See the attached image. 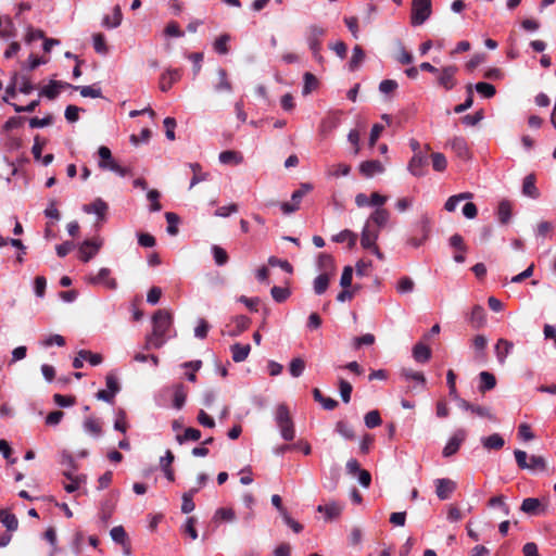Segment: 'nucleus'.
Instances as JSON below:
<instances>
[{
  "instance_id": "f257e3e1",
  "label": "nucleus",
  "mask_w": 556,
  "mask_h": 556,
  "mask_svg": "<svg viewBox=\"0 0 556 556\" xmlns=\"http://www.w3.org/2000/svg\"><path fill=\"white\" fill-rule=\"evenodd\" d=\"M151 333L163 344L176 337V331L173 329V316L167 309H159L153 314Z\"/></svg>"
},
{
  "instance_id": "f03ea898",
  "label": "nucleus",
  "mask_w": 556,
  "mask_h": 556,
  "mask_svg": "<svg viewBox=\"0 0 556 556\" xmlns=\"http://www.w3.org/2000/svg\"><path fill=\"white\" fill-rule=\"evenodd\" d=\"M275 421L280 435L286 441H292L295 437V429L289 408L286 404H279L275 412Z\"/></svg>"
},
{
  "instance_id": "7ed1b4c3",
  "label": "nucleus",
  "mask_w": 556,
  "mask_h": 556,
  "mask_svg": "<svg viewBox=\"0 0 556 556\" xmlns=\"http://www.w3.org/2000/svg\"><path fill=\"white\" fill-rule=\"evenodd\" d=\"M515 459L520 469L530 471H544L546 462L543 456L531 455L528 462V454L521 450L514 451Z\"/></svg>"
},
{
  "instance_id": "20e7f679",
  "label": "nucleus",
  "mask_w": 556,
  "mask_h": 556,
  "mask_svg": "<svg viewBox=\"0 0 556 556\" xmlns=\"http://www.w3.org/2000/svg\"><path fill=\"white\" fill-rule=\"evenodd\" d=\"M431 0H412V26L416 27L422 25L431 16Z\"/></svg>"
},
{
  "instance_id": "39448f33",
  "label": "nucleus",
  "mask_w": 556,
  "mask_h": 556,
  "mask_svg": "<svg viewBox=\"0 0 556 556\" xmlns=\"http://www.w3.org/2000/svg\"><path fill=\"white\" fill-rule=\"evenodd\" d=\"M419 142L413 141L412 149L414 151V155L410 159L407 169L413 176L421 177L426 174V167L428 165V155L421 151H417L419 149Z\"/></svg>"
},
{
  "instance_id": "423d86ee",
  "label": "nucleus",
  "mask_w": 556,
  "mask_h": 556,
  "mask_svg": "<svg viewBox=\"0 0 556 556\" xmlns=\"http://www.w3.org/2000/svg\"><path fill=\"white\" fill-rule=\"evenodd\" d=\"M457 72L458 68L456 65H447L439 70V73L435 74L438 76V86L442 87L446 91L452 90L457 85L455 77Z\"/></svg>"
},
{
  "instance_id": "0eeeda50",
  "label": "nucleus",
  "mask_w": 556,
  "mask_h": 556,
  "mask_svg": "<svg viewBox=\"0 0 556 556\" xmlns=\"http://www.w3.org/2000/svg\"><path fill=\"white\" fill-rule=\"evenodd\" d=\"M326 30L318 25H311L307 30L306 41L315 59H320V39Z\"/></svg>"
},
{
  "instance_id": "6e6552de",
  "label": "nucleus",
  "mask_w": 556,
  "mask_h": 556,
  "mask_svg": "<svg viewBox=\"0 0 556 556\" xmlns=\"http://www.w3.org/2000/svg\"><path fill=\"white\" fill-rule=\"evenodd\" d=\"M110 275L111 270L106 267H102L97 275L87 276L86 281L92 286L103 285L110 290H115L117 288V281L114 278H111Z\"/></svg>"
},
{
  "instance_id": "1a4fd4ad",
  "label": "nucleus",
  "mask_w": 556,
  "mask_h": 556,
  "mask_svg": "<svg viewBox=\"0 0 556 556\" xmlns=\"http://www.w3.org/2000/svg\"><path fill=\"white\" fill-rule=\"evenodd\" d=\"M467 432L465 429H457L452 437L446 442L443 447L442 455L443 457H451L457 453L463 442L466 440Z\"/></svg>"
},
{
  "instance_id": "9d476101",
  "label": "nucleus",
  "mask_w": 556,
  "mask_h": 556,
  "mask_svg": "<svg viewBox=\"0 0 556 556\" xmlns=\"http://www.w3.org/2000/svg\"><path fill=\"white\" fill-rule=\"evenodd\" d=\"M102 243L103 242L100 238L85 240L78 249L79 258L85 263L89 262L94 255L98 254Z\"/></svg>"
},
{
  "instance_id": "9b49d317",
  "label": "nucleus",
  "mask_w": 556,
  "mask_h": 556,
  "mask_svg": "<svg viewBox=\"0 0 556 556\" xmlns=\"http://www.w3.org/2000/svg\"><path fill=\"white\" fill-rule=\"evenodd\" d=\"M73 85L60 81V80H51L48 85L43 86L39 91L40 97H46L49 100H54L61 90L72 88Z\"/></svg>"
},
{
  "instance_id": "f8f14e48",
  "label": "nucleus",
  "mask_w": 556,
  "mask_h": 556,
  "mask_svg": "<svg viewBox=\"0 0 556 556\" xmlns=\"http://www.w3.org/2000/svg\"><path fill=\"white\" fill-rule=\"evenodd\" d=\"M379 238V229L374 228L371 225H369V222H366V224L363 227L362 236H361V244L365 250L371 249V247L377 245L376 242Z\"/></svg>"
},
{
  "instance_id": "ddd939ff",
  "label": "nucleus",
  "mask_w": 556,
  "mask_h": 556,
  "mask_svg": "<svg viewBox=\"0 0 556 556\" xmlns=\"http://www.w3.org/2000/svg\"><path fill=\"white\" fill-rule=\"evenodd\" d=\"M437 496L444 501L450 498L451 494L456 490V483L447 478H440L434 481Z\"/></svg>"
},
{
  "instance_id": "4468645a",
  "label": "nucleus",
  "mask_w": 556,
  "mask_h": 556,
  "mask_svg": "<svg viewBox=\"0 0 556 556\" xmlns=\"http://www.w3.org/2000/svg\"><path fill=\"white\" fill-rule=\"evenodd\" d=\"M84 359H88V362L91 366H97L102 363L103 358L98 353H92L87 350H80L77 353V356L73 361V367L76 369L81 368L84 366Z\"/></svg>"
},
{
  "instance_id": "2eb2a0df",
  "label": "nucleus",
  "mask_w": 556,
  "mask_h": 556,
  "mask_svg": "<svg viewBox=\"0 0 556 556\" xmlns=\"http://www.w3.org/2000/svg\"><path fill=\"white\" fill-rule=\"evenodd\" d=\"M181 77L178 68H167L160 77V89L167 92Z\"/></svg>"
},
{
  "instance_id": "dca6fc26",
  "label": "nucleus",
  "mask_w": 556,
  "mask_h": 556,
  "mask_svg": "<svg viewBox=\"0 0 556 556\" xmlns=\"http://www.w3.org/2000/svg\"><path fill=\"white\" fill-rule=\"evenodd\" d=\"M413 232L416 236L428 239L431 232V219L427 214L420 216L419 220L415 223Z\"/></svg>"
},
{
  "instance_id": "f3484780",
  "label": "nucleus",
  "mask_w": 556,
  "mask_h": 556,
  "mask_svg": "<svg viewBox=\"0 0 556 556\" xmlns=\"http://www.w3.org/2000/svg\"><path fill=\"white\" fill-rule=\"evenodd\" d=\"M384 167L380 161L369 160L365 161L359 166V172L366 177H372L376 174L383 173Z\"/></svg>"
},
{
  "instance_id": "a211bd4d",
  "label": "nucleus",
  "mask_w": 556,
  "mask_h": 556,
  "mask_svg": "<svg viewBox=\"0 0 556 556\" xmlns=\"http://www.w3.org/2000/svg\"><path fill=\"white\" fill-rule=\"evenodd\" d=\"M123 14L119 5L113 8L112 15H105L102 20V26L113 29L122 24Z\"/></svg>"
},
{
  "instance_id": "6ab92c4d",
  "label": "nucleus",
  "mask_w": 556,
  "mask_h": 556,
  "mask_svg": "<svg viewBox=\"0 0 556 556\" xmlns=\"http://www.w3.org/2000/svg\"><path fill=\"white\" fill-rule=\"evenodd\" d=\"M390 218V214L386 208L378 207L376 208L367 222H369V225L375 224L378 228L384 227Z\"/></svg>"
},
{
  "instance_id": "aec40b11",
  "label": "nucleus",
  "mask_w": 556,
  "mask_h": 556,
  "mask_svg": "<svg viewBox=\"0 0 556 556\" xmlns=\"http://www.w3.org/2000/svg\"><path fill=\"white\" fill-rule=\"evenodd\" d=\"M108 208V204L102 199H96L91 204L84 206V212L93 213L99 219H104Z\"/></svg>"
},
{
  "instance_id": "412c9836",
  "label": "nucleus",
  "mask_w": 556,
  "mask_h": 556,
  "mask_svg": "<svg viewBox=\"0 0 556 556\" xmlns=\"http://www.w3.org/2000/svg\"><path fill=\"white\" fill-rule=\"evenodd\" d=\"M231 356L235 363H241L247 359L250 354V344L235 343L230 346Z\"/></svg>"
},
{
  "instance_id": "4be33fe9",
  "label": "nucleus",
  "mask_w": 556,
  "mask_h": 556,
  "mask_svg": "<svg viewBox=\"0 0 556 556\" xmlns=\"http://www.w3.org/2000/svg\"><path fill=\"white\" fill-rule=\"evenodd\" d=\"M522 193L531 199H538L540 192L535 186V176L533 174H529L525 177L522 184Z\"/></svg>"
},
{
  "instance_id": "5701e85b",
  "label": "nucleus",
  "mask_w": 556,
  "mask_h": 556,
  "mask_svg": "<svg viewBox=\"0 0 556 556\" xmlns=\"http://www.w3.org/2000/svg\"><path fill=\"white\" fill-rule=\"evenodd\" d=\"M451 149L462 161H468L471 157L468 141H451Z\"/></svg>"
},
{
  "instance_id": "b1692460",
  "label": "nucleus",
  "mask_w": 556,
  "mask_h": 556,
  "mask_svg": "<svg viewBox=\"0 0 556 556\" xmlns=\"http://www.w3.org/2000/svg\"><path fill=\"white\" fill-rule=\"evenodd\" d=\"M413 357L417 363L425 364L431 358V350L424 343H417L413 348Z\"/></svg>"
},
{
  "instance_id": "393cba45",
  "label": "nucleus",
  "mask_w": 556,
  "mask_h": 556,
  "mask_svg": "<svg viewBox=\"0 0 556 556\" xmlns=\"http://www.w3.org/2000/svg\"><path fill=\"white\" fill-rule=\"evenodd\" d=\"M520 509L527 515L536 516L540 514L541 502L535 497H527L522 501Z\"/></svg>"
},
{
  "instance_id": "a878e982",
  "label": "nucleus",
  "mask_w": 556,
  "mask_h": 556,
  "mask_svg": "<svg viewBox=\"0 0 556 556\" xmlns=\"http://www.w3.org/2000/svg\"><path fill=\"white\" fill-rule=\"evenodd\" d=\"M481 444L486 450H501L505 441L498 433H493L489 437L481 438Z\"/></svg>"
},
{
  "instance_id": "bb28decb",
  "label": "nucleus",
  "mask_w": 556,
  "mask_h": 556,
  "mask_svg": "<svg viewBox=\"0 0 556 556\" xmlns=\"http://www.w3.org/2000/svg\"><path fill=\"white\" fill-rule=\"evenodd\" d=\"M187 392L182 383H177L173 387V406L176 409H181L185 405Z\"/></svg>"
},
{
  "instance_id": "cd10ccee",
  "label": "nucleus",
  "mask_w": 556,
  "mask_h": 556,
  "mask_svg": "<svg viewBox=\"0 0 556 556\" xmlns=\"http://www.w3.org/2000/svg\"><path fill=\"white\" fill-rule=\"evenodd\" d=\"M330 273H321L318 275L313 282L314 292L317 295L325 293L329 287Z\"/></svg>"
},
{
  "instance_id": "c85d7f7f",
  "label": "nucleus",
  "mask_w": 556,
  "mask_h": 556,
  "mask_svg": "<svg viewBox=\"0 0 556 556\" xmlns=\"http://www.w3.org/2000/svg\"><path fill=\"white\" fill-rule=\"evenodd\" d=\"M497 218L503 225L508 224L511 218V204L508 200H502L497 206Z\"/></svg>"
},
{
  "instance_id": "c756f323",
  "label": "nucleus",
  "mask_w": 556,
  "mask_h": 556,
  "mask_svg": "<svg viewBox=\"0 0 556 556\" xmlns=\"http://www.w3.org/2000/svg\"><path fill=\"white\" fill-rule=\"evenodd\" d=\"M332 241L338 242V243L348 242L349 248L352 249L356 244L357 235L349 229H344V230L340 231L339 233L334 235L332 237Z\"/></svg>"
},
{
  "instance_id": "7c9ffc66",
  "label": "nucleus",
  "mask_w": 556,
  "mask_h": 556,
  "mask_svg": "<svg viewBox=\"0 0 556 556\" xmlns=\"http://www.w3.org/2000/svg\"><path fill=\"white\" fill-rule=\"evenodd\" d=\"M217 75H218V84H216L214 86V90L216 92H231L232 90V87H231V84L230 81L228 80V76H227V72L226 70L219 67L217 70Z\"/></svg>"
},
{
  "instance_id": "2f4dec72",
  "label": "nucleus",
  "mask_w": 556,
  "mask_h": 556,
  "mask_svg": "<svg viewBox=\"0 0 556 556\" xmlns=\"http://www.w3.org/2000/svg\"><path fill=\"white\" fill-rule=\"evenodd\" d=\"M86 433L99 438L102 434V428L98 419L89 417L86 418L83 425Z\"/></svg>"
},
{
  "instance_id": "473e14b6",
  "label": "nucleus",
  "mask_w": 556,
  "mask_h": 556,
  "mask_svg": "<svg viewBox=\"0 0 556 556\" xmlns=\"http://www.w3.org/2000/svg\"><path fill=\"white\" fill-rule=\"evenodd\" d=\"M514 344L505 339H500L496 343V356L500 363H504L507 355L513 350Z\"/></svg>"
},
{
  "instance_id": "72a5a7b5",
  "label": "nucleus",
  "mask_w": 556,
  "mask_h": 556,
  "mask_svg": "<svg viewBox=\"0 0 556 556\" xmlns=\"http://www.w3.org/2000/svg\"><path fill=\"white\" fill-rule=\"evenodd\" d=\"M11 244L12 247L21 250V253L16 255V262L22 264L24 262V254L26 247L23 244V242L20 239H8L0 236V248H3L7 244Z\"/></svg>"
},
{
  "instance_id": "f704fd0d",
  "label": "nucleus",
  "mask_w": 556,
  "mask_h": 556,
  "mask_svg": "<svg viewBox=\"0 0 556 556\" xmlns=\"http://www.w3.org/2000/svg\"><path fill=\"white\" fill-rule=\"evenodd\" d=\"M480 386L479 390L481 392L490 391L496 386V379L493 374L489 371H481L479 374Z\"/></svg>"
},
{
  "instance_id": "c9c22d12",
  "label": "nucleus",
  "mask_w": 556,
  "mask_h": 556,
  "mask_svg": "<svg viewBox=\"0 0 556 556\" xmlns=\"http://www.w3.org/2000/svg\"><path fill=\"white\" fill-rule=\"evenodd\" d=\"M401 377L405 379L406 381H415L416 383L425 387L426 384V378L422 372L415 371L410 368H402L401 369Z\"/></svg>"
},
{
  "instance_id": "e433bc0d",
  "label": "nucleus",
  "mask_w": 556,
  "mask_h": 556,
  "mask_svg": "<svg viewBox=\"0 0 556 556\" xmlns=\"http://www.w3.org/2000/svg\"><path fill=\"white\" fill-rule=\"evenodd\" d=\"M218 160L222 164H240L242 162V155L239 152L236 151H223L219 153Z\"/></svg>"
},
{
  "instance_id": "4c0bfd02",
  "label": "nucleus",
  "mask_w": 556,
  "mask_h": 556,
  "mask_svg": "<svg viewBox=\"0 0 556 556\" xmlns=\"http://www.w3.org/2000/svg\"><path fill=\"white\" fill-rule=\"evenodd\" d=\"M236 519V513L232 508L229 507H220L215 510L213 516V521L217 522L219 520L226 522H232Z\"/></svg>"
},
{
  "instance_id": "58836bf2",
  "label": "nucleus",
  "mask_w": 556,
  "mask_h": 556,
  "mask_svg": "<svg viewBox=\"0 0 556 556\" xmlns=\"http://www.w3.org/2000/svg\"><path fill=\"white\" fill-rule=\"evenodd\" d=\"M317 510L325 513L327 519H333L341 514L342 507L338 503L332 502L326 505H319Z\"/></svg>"
},
{
  "instance_id": "ea45409f",
  "label": "nucleus",
  "mask_w": 556,
  "mask_h": 556,
  "mask_svg": "<svg viewBox=\"0 0 556 556\" xmlns=\"http://www.w3.org/2000/svg\"><path fill=\"white\" fill-rule=\"evenodd\" d=\"M365 59V53L359 46H355L352 50V56L349 62V68L351 72L358 70L359 65Z\"/></svg>"
},
{
  "instance_id": "a19ab883",
  "label": "nucleus",
  "mask_w": 556,
  "mask_h": 556,
  "mask_svg": "<svg viewBox=\"0 0 556 556\" xmlns=\"http://www.w3.org/2000/svg\"><path fill=\"white\" fill-rule=\"evenodd\" d=\"M232 321L236 325V329L229 333L231 337H236L241 332L245 331L251 324V319L244 315L235 316Z\"/></svg>"
},
{
  "instance_id": "79ce46f5",
  "label": "nucleus",
  "mask_w": 556,
  "mask_h": 556,
  "mask_svg": "<svg viewBox=\"0 0 556 556\" xmlns=\"http://www.w3.org/2000/svg\"><path fill=\"white\" fill-rule=\"evenodd\" d=\"M200 439L201 431L192 427L186 428L182 434H177L176 437L179 444H184L187 441H199Z\"/></svg>"
},
{
  "instance_id": "37998d69",
  "label": "nucleus",
  "mask_w": 556,
  "mask_h": 556,
  "mask_svg": "<svg viewBox=\"0 0 556 556\" xmlns=\"http://www.w3.org/2000/svg\"><path fill=\"white\" fill-rule=\"evenodd\" d=\"M314 400L323 405L327 410H332L338 406V402L331 397H325L320 390L315 388L313 390Z\"/></svg>"
},
{
  "instance_id": "c03bdc74",
  "label": "nucleus",
  "mask_w": 556,
  "mask_h": 556,
  "mask_svg": "<svg viewBox=\"0 0 556 556\" xmlns=\"http://www.w3.org/2000/svg\"><path fill=\"white\" fill-rule=\"evenodd\" d=\"M189 167L193 172V176H192V178L190 180L189 189H192L195 185H198L201 181L207 180L208 174L201 172V166H200L199 163H190Z\"/></svg>"
},
{
  "instance_id": "a18cd8bd",
  "label": "nucleus",
  "mask_w": 556,
  "mask_h": 556,
  "mask_svg": "<svg viewBox=\"0 0 556 556\" xmlns=\"http://www.w3.org/2000/svg\"><path fill=\"white\" fill-rule=\"evenodd\" d=\"M0 522L10 532L15 531L18 527V520L16 516L13 514H9L5 510H0Z\"/></svg>"
},
{
  "instance_id": "49530a36",
  "label": "nucleus",
  "mask_w": 556,
  "mask_h": 556,
  "mask_svg": "<svg viewBox=\"0 0 556 556\" xmlns=\"http://www.w3.org/2000/svg\"><path fill=\"white\" fill-rule=\"evenodd\" d=\"M305 361L301 357H294L289 363V372L293 378H299L305 370Z\"/></svg>"
},
{
  "instance_id": "de8ad7c7",
  "label": "nucleus",
  "mask_w": 556,
  "mask_h": 556,
  "mask_svg": "<svg viewBox=\"0 0 556 556\" xmlns=\"http://www.w3.org/2000/svg\"><path fill=\"white\" fill-rule=\"evenodd\" d=\"M476 90L481 97L490 99L494 97L496 89L492 84L489 83H477L476 85H472V90Z\"/></svg>"
},
{
  "instance_id": "09e8293b",
  "label": "nucleus",
  "mask_w": 556,
  "mask_h": 556,
  "mask_svg": "<svg viewBox=\"0 0 556 556\" xmlns=\"http://www.w3.org/2000/svg\"><path fill=\"white\" fill-rule=\"evenodd\" d=\"M230 41V36L228 34H223L213 43V48L216 53L220 55H225L229 52L228 42Z\"/></svg>"
},
{
  "instance_id": "8fccbe9b",
  "label": "nucleus",
  "mask_w": 556,
  "mask_h": 556,
  "mask_svg": "<svg viewBox=\"0 0 556 556\" xmlns=\"http://www.w3.org/2000/svg\"><path fill=\"white\" fill-rule=\"evenodd\" d=\"M161 193L156 189L148 190L147 199L150 202L149 211L150 212H160L162 210V205L160 203Z\"/></svg>"
},
{
  "instance_id": "3c124183",
  "label": "nucleus",
  "mask_w": 556,
  "mask_h": 556,
  "mask_svg": "<svg viewBox=\"0 0 556 556\" xmlns=\"http://www.w3.org/2000/svg\"><path fill=\"white\" fill-rule=\"evenodd\" d=\"M75 90H79V93L84 98H100L102 96L101 88L94 86H73Z\"/></svg>"
},
{
  "instance_id": "603ef678",
  "label": "nucleus",
  "mask_w": 556,
  "mask_h": 556,
  "mask_svg": "<svg viewBox=\"0 0 556 556\" xmlns=\"http://www.w3.org/2000/svg\"><path fill=\"white\" fill-rule=\"evenodd\" d=\"M211 251L217 266H224L227 264L229 257L225 249H223L219 245L213 244Z\"/></svg>"
},
{
  "instance_id": "864d4df0",
  "label": "nucleus",
  "mask_w": 556,
  "mask_h": 556,
  "mask_svg": "<svg viewBox=\"0 0 556 556\" xmlns=\"http://www.w3.org/2000/svg\"><path fill=\"white\" fill-rule=\"evenodd\" d=\"M303 89L302 93L304 96L309 94L314 89L317 88L318 81L317 78L309 72H306L303 76Z\"/></svg>"
},
{
  "instance_id": "5fc2aeb1",
  "label": "nucleus",
  "mask_w": 556,
  "mask_h": 556,
  "mask_svg": "<svg viewBox=\"0 0 556 556\" xmlns=\"http://www.w3.org/2000/svg\"><path fill=\"white\" fill-rule=\"evenodd\" d=\"M336 431L345 440H353L355 438L354 430L344 420H339L336 424Z\"/></svg>"
},
{
  "instance_id": "6e6d98bb",
  "label": "nucleus",
  "mask_w": 556,
  "mask_h": 556,
  "mask_svg": "<svg viewBox=\"0 0 556 556\" xmlns=\"http://www.w3.org/2000/svg\"><path fill=\"white\" fill-rule=\"evenodd\" d=\"M165 218L167 222V228H166L167 233L170 236H176L178 233V223H179L178 215L175 213H172V212H167V213H165Z\"/></svg>"
},
{
  "instance_id": "4d7b16f0",
  "label": "nucleus",
  "mask_w": 556,
  "mask_h": 556,
  "mask_svg": "<svg viewBox=\"0 0 556 556\" xmlns=\"http://www.w3.org/2000/svg\"><path fill=\"white\" fill-rule=\"evenodd\" d=\"M313 190V185L308 182H303L300 185V188L293 191L291 195V201L298 203L300 205L303 197Z\"/></svg>"
},
{
  "instance_id": "13d9d810",
  "label": "nucleus",
  "mask_w": 556,
  "mask_h": 556,
  "mask_svg": "<svg viewBox=\"0 0 556 556\" xmlns=\"http://www.w3.org/2000/svg\"><path fill=\"white\" fill-rule=\"evenodd\" d=\"M365 426L374 429L381 425L382 420L378 410H370L364 417Z\"/></svg>"
},
{
  "instance_id": "bf43d9fd",
  "label": "nucleus",
  "mask_w": 556,
  "mask_h": 556,
  "mask_svg": "<svg viewBox=\"0 0 556 556\" xmlns=\"http://www.w3.org/2000/svg\"><path fill=\"white\" fill-rule=\"evenodd\" d=\"M414 288L415 282L410 277L407 276L402 277L396 285V291L401 294L410 293L413 292Z\"/></svg>"
},
{
  "instance_id": "052dcab7",
  "label": "nucleus",
  "mask_w": 556,
  "mask_h": 556,
  "mask_svg": "<svg viewBox=\"0 0 556 556\" xmlns=\"http://www.w3.org/2000/svg\"><path fill=\"white\" fill-rule=\"evenodd\" d=\"M352 386L349 381L340 378L339 379V392L342 401L349 403L351 401Z\"/></svg>"
},
{
  "instance_id": "680f3d73",
  "label": "nucleus",
  "mask_w": 556,
  "mask_h": 556,
  "mask_svg": "<svg viewBox=\"0 0 556 556\" xmlns=\"http://www.w3.org/2000/svg\"><path fill=\"white\" fill-rule=\"evenodd\" d=\"M270 294L276 302L281 303L290 296L291 292L288 288L275 286L271 288Z\"/></svg>"
},
{
  "instance_id": "e2e57ef3",
  "label": "nucleus",
  "mask_w": 556,
  "mask_h": 556,
  "mask_svg": "<svg viewBox=\"0 0 556 556\" xmlns=\"http://www.w3.org/2000/svg\"><path fill=\"white\" fill-rule=\"evenodd\" d=\"M470 412L480 418H486L493 421L496 420L490 407L472 404Z\"/></svg>"
},
{
  "instance_id": "0e129e2a",
  "label": "nucleus",
  "mask_w": 556,
  "mask_h": 556,
  "mask_svg": "<svg viewBox=\"0 0 556 556\" xmlns=\"http://www.w3.org/2000/svg\"><path fill=\"white\" fill-rule=\"evenodd\" d=\"M470 320L476 324L477 327L483 325L485 320V311L482 306L476 305L472 307L470 314Z\"/></svg>"
},
{
  "instance_id": "69168bd1",
  "label": "nucleus",
  "mask_w": 556,
  "mask_h": 556,
  "mask_svg": "<svg viewBox=\"0 0 556 556\" xmlns=\"http://www.w3.org/2000/svg\"><path fill=\"white\" fill-rule=\"evenodd\" d=\"M92 45L93 49L97 53L100 54H106L108 53V46L105 42V38L102 34H96L92 36Z\"/></svg>"
},
{
  "instance_id": "338daca9",
  "label": "nucleus",
  "mask_w": 556,
  "mask_h": 556,
  "mask_svg": "<svg viewBox=\"0 0 556 556\" xmlns=\"http://www.w3.org/2000/svg\"><path fill=\"white\" fill-rule=\"evenodd\" d=\"M317 265L324 273H329L333 269V258L329 254L321 253L318 257Z\"/></svg>"
},
{
  "instance_id": "774afa93",
  "label": "nucleus",
  "mask_w": 556,
  "mask_h": 556,
  "mask_svg": "<svg viewBox=\"0 0 556 556\" xmlns=\"http://www.w3.org/2000/svg\"><path fill=\"white\" fill-rule=\"evenodd\" d=\"M197 519L194 517H188L185 525L182 526V532L188 534L192 540L198 539V531L195 529Z\"/></svg>"
}]
</instances>
